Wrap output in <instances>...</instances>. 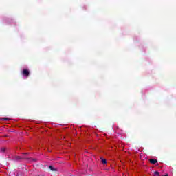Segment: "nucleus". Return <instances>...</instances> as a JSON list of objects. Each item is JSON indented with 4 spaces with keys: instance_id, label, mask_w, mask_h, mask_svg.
Returning a JSON list of instances; mask_svg holds the SVG:
<instances>
[{
    "instance_id": "1",
    "label": "nucleus",
    "mask_w": 176,
    "mask_h": 176,
    "mask_svg": "<svg viewBox=\"0 0 176 176\" xmlns=\"http://www.w3.org/2000/svg\"><path fill=\"white\" fill-rule=\"evenodd\" d=\"M22 75L23 76H25V78H28L30 76V70L25 69L22 71Z\"/></svg>"
},
{
    "instance_id": "2",
    "label": "nucleus",
    "mask_w": 176,
    "mask_h": 176,
    "mask_svg": "<svg viewBox=\"0 0 176 176\" xmlns=\"http://www.w3.org/2000/svg\"><path fill=\"white\" fill-rule=\"evenodd\" d=\"M23 159H24V157L20 156H16L14 157V160H16V162H20L21 160H23Z\"/></svg>"
},
{
    "instance_id": "3",
    "label": "nucleus",
    "mask_w": 176,
    "mask_h": 176,
    "mask_svg": "<svg viewBox=\"0 0 176 176\" xmlns=\"http://www.w3.org/2000/svg\"><path fill=\"white\" fill-rule=\"evenodd\" d=\"M149 162L151 164H156V163H157V160L155 159H151L149 160Z\"/></svg>"
},
{
    "instance_id": "4",
    "label": "nucleus",
    "mask_w": 176,
    "mask_h": 176,
    "mask_svg": "<svg viewBox=\"0 0 176 176\" xmlns=\"http://www.w3.org/2000/svg\"><path fill=\"white\" fill-rule=\"evenodd\" d=\"M49 168L51 170V171H57V169L54 168L53 166H50Z\"/></svg>"
},
{
    "instance_id": "5",
    "label": "nucleus",
    "mask_w": 176,
    "mask_h": 176,
    "mask_svg": "<svg viewBox=\"0 0 176 176\" xmlns=\"http://www.w3.org/2000/svg\"><path fill=\"white\" fill-rule=\"evenodd\" d=\"M0 151L2 153H5V152H6V148L2 147Z\"/></svg>"
},
{
    "instance_id": "6",
    "label": "nucleus",
    "mask_w": 176,
    "mask_h": 176,
    "mask_svg": "<svg viewBox=\"0 0 176 176\" xmlns=\"http://www.w3.org/2000/svg\"><path fill=\"white\" fill-rule=\"evenodd\" d=\"M101 159V162L102 163V164H107V160L104 159V158H100Z\"/></svg>"
},
{
    "instance_id": "7",
    "label": "nucleus",
    "mask_w": 176,
    "mask_h": 176,
    "mask_svg": "<svg viewBox=\"0 0 176 176\" xmlns=\"http://www.w3.org/2000/svg\"><path fill=\"white\" fill-rule=\"evenodd\" d=\"M153 176H160V173L157 171L154 172Z\"/></svg>"
},
{
    "instance_id": "8",
    "label": "nucleus",
    "mask_w": 176,
    "mask_h": 176,
    "mask_svg": "<svg viewBox=\"0 0 176 176\" xmlns=\"http://www.w3.org/2000/svg\"><path fill=\"white\" fill-rule=\"evenodd\" d=\"M1 120H10V118H1Z\"/></svg>"
},
{
    "instance_id": "9",
    "label": "nucleus",
    "mask_w": 176,
    "mask_h": 176,
    "mask_svg": "<svg viewBox=\"0 0 176 176\" xmlns=\"http://www.w3.org/2000/svg\"><path fill=\"white\" fill-rule=\"evenodd\" d=\"M30 160H32L33 162H36V159L30 158Z\"/></svg>"
},
{
    "instance_id": "10",
    "label": "nucleus",
    "mask_w": 176,
    "mask_h": 176,
    "mask_svg": "<svg viewBox=\"0 0 176 176\" xmlns=\"http://www.w3.org/2000/svg\"><path fill=\"white\" fill-rule=\"evenodd\" d=\"M47 151H48L49 152H52V150H49V149H47Z\"/></svg>"
},
{
    "instance_id": "11",
    "label": "nucleus",
    "mask_w": 176,
    "mask_h": 176,
    "mask_svg": "<svg viewBox=\"0 0 176 176\" xmlns=\"http://www.w3.org/2000/svg\"><path fill=\"white\" fill-rule=\"evenodd\" d=\"M164 176H168V175L166 174V175H164Z\"/></svg>"
},
{
    "instance_id": "12",
    "label": "nucleus",
    "mask_w": 176,
    "mask_h": 176,
    "mask_svg": "<svg viewBox=\"0 0 176 176\" xmlns=\"http://www.w3.org/2000/svg\"><path fill=\"white\" fill-rule=\"evenodd\" d=\"M0 120H2V118H0Z\"/></svg>"
}]
</instances>
